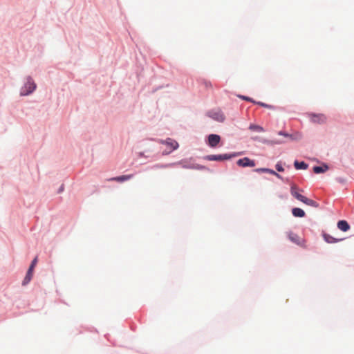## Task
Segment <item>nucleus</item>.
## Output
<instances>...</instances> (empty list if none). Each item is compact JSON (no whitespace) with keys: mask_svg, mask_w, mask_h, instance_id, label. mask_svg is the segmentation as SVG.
Listing matches in <instances>:
<instances>
[{"mask_svg":"<svg viewBox=\"0 0 354 354\" xmlns=\"http://www.w3.org/2000/svg\"><path fill=\"white\" fill-rule=\"evenodd\" d=\"M291 194L298 201L306 204L307 205L312 206L314 207H318L319 204L310 198H306V196L301 195L299 193V189L296 185H292L290 188Z\"/></svg>","mask_w":354,"mask_h":354,"instance_id":"f257e3e1","label":"nucleus"},{"mask_svg":"<svg viewBox=\"0 0 354 354\" xmlns=\"http://www.w3.org/2000/svg\"><path fill=\"white\" fill-rule=\"evenodd\" d=\"M36 88V84L30 77H28L27 82L21 91V95H26L31 93Z\"/></svg>","mask_w":354,"mask_h":354,"instance_id":"f03ea898","label":"nucleus"},{"mask_svg":"<svg viewBox=\"0 0 354 354\" xmlns=\"http://www.w3.org/2000/svg\"><path fill=\"white\" fill-rule=\"evenodd\" d=\"M37 263V257H36L32 261L29 268H28V270L27 272V274L23 281V283L22 284L24 286L28 284L30 280H31V278H32V272H33V270H34V268L35 266H36Z\"/></svg>","mask_w":354,"mask_h":354,"instance_id":"7ed1b4c3","label":"nucleus"},{"mask_svg":"<svg viewBox=\"0 0 354 354\" xmlns=\"http://www.w3.org/2000/svg\"><path fill=\"white\" fill-rule=\"evenodd\" d=\"M236 164L243 167H253L255 166V162L248 157L239 159L237 160Z\"/></svg>","mask_w":354,"mask_h":354,"instance_id":"20e7f679","label":"nucleus"},{"mask_svg":"<svg viewBox=\"0 0 354 354\" xmlns=\"http://www.w3.org/2000/svg\"><path fill=\"white\" fill-rule=\"evenodd\" d=\"M288 239L292 243H294L298 245L304 246V241L302 239H301L297 234H296L292 232H290L288 233Z\"/></svg>","mask_w":354,"mask_h":354,"instance_id":"39448f33","label":"nucleus"},{"mask_svg":"<svg viewBox=\"0 0 354 354\" xmlns=\"http://www.w3.org/2000/svg\"><path fill=\"white\" fill-rule=\"evenodd\" d=\"M232 156L223 154V155H209L207 156L206 159L210 161H222L225 160H228L232 158Z\"/></svg>","mask_w":354,"mask_h":354,"instance_id":"423d86ee","label":"nucleus"},{"mask_svg":"<svg viewBox=\"0 0 354 354\" xmlns=\"http://www.w3.org/2000/svg\"><path fill=\"white\" fill-rule=\"evenodd\" d=\"M310 116L311 121L315 123L322 124L326 121V117L324 114L312 113L310 115Z\"/></svg>","mask_w":354,"mask_h":354,"instance_id":"0eeeda50","label":"nucleus"},{"mask_svg":"<svg viewBox=\"0 0 354 354\" xmlns=\"http://www.w3.org/2000/svg\"><path fill=\"white\" fill-rule=\"evenodd\" d=\"M221 137L216 134H210L208 136V145L211 147H215L219 143Z\"/></svg>","mask_w":354,"mask_h":354,"instance_id":"6e6552de","label":"nucleus"},{"mask_svg":"<svg viewBox=\"0 0 354 354\" xmlns=\"http://www.w3.org/2000/svg\"><path fill=\"white\" fill-rule=\"evenodd\" d=\"M161 142L162 144L167 145L169 147V152L178 149V143L171 138H167L166 140L162 141Z\"/></svg>","mask_w":354,"mask_h":354,"instance_id":"1a4fd4ad","label":"nucleus"},{"mask_svg":"<svg viewBox=\"0 0 354 354\" xmlns=\"http://www.w3.org/2000/svg\"><path fill=\"white\" fill-rule=\"evenodd\" d=\"M133 177V174H129V175H122V176H117V177L111 178H109L108 180H110V181H116V182L122 183V182H124V181H126V180H130V179H131V178H132Z\"/></svg>","mask_w":354,"mask_h":354,"instance_id":"9d476101","label":"nucleus"},{"mask_svg":"<svg viewBox=\"0 0 354 354\" xmlns=\"http://www.w3.org/2000/svg\"><path fill=\"white\" fill-rule=\"evenodd\" d=\"M337 227L340 230H342L343 232H346L350 229V225H348L347 221H344V220L339 221L337 223Z\"/></svg>","mask_w":354,"mask_h":354,"instance_id":"9b49d317","label":"nucleus"},{"mask_svg":"<svg viewBox=\"0 0 354 354\" xmlns=\"http://www.w3.org/2000/svg\"><path fill=\"white\" fill-rule=\"evenodd\" d=\"M211 117L218 122H223L225 120L224 115L220 111L211 113Z\"/></svg>","mask_w":354,"mask_h":354,"instance_id":"f8f14e48","label":"nucleus"},{"mask_svg":"<svg viewBox=\"0 0 354 354\" xmlns=\"http://www.w3.org/2000/svg\"><path fill=\"white\" fill-rule=\"evenodd\" d=\"M279 135L280 136H283L286 138H290L292 140H297V139H299L301 138V136L299 133H295V135H292V134H289V133H287L286 132H283V131H279L278 133Z\"/></svg>","mask_w":354,"mask_h":354,"instance_id":"ddd939ff","label":"nucleus"},{"mask_svg":"<svg viewBox=\"0 0 354 354\" xmlns=\"http://www.w3.org/2000/svg\"><path fill=\"white\" fill-rule=\"evenodd\" d=\"M328 169V167L326 165L322 166H315L313 167V171L315 174H321L326 172Z\"/></svg>","mask_w":354,"mask_h":354,"instance_id":"4468645a","label":"nucleus"},{"mask_svg":"<svg viewBox=\"0 0 354 354\" xmlns=\"http://www.w3.org/2000/svg\"><path fill=\"white\" fill-rule=\"evenodd\" d=\"M292 213L295 217H304L305 216V212L303 209L298 207H295L292 209Z\"/></svg>","mask_w":354,"mask_h":354,"instance_id":"2eb2a0df","label":"nucleus"},{"mask_svg":"<svg viewBox=\"0 0 354 354\" xmlns=\"http://www.w3.org/2000/svg\"><path fill=\"white\" fill-rule=\"evenodd\" d=\"M324 239L328 243H336V242L342 240V239H337L333 237L332 236H330L329 234H324Z\"/></svg>","mask_w":354,"mask_h":354,"instance_id":"dca6fc26","label":"nucleus"},{"mask_svg":"<svg viewBox=\"0 0 354 354\" xmlns=\"http://www.w3.org/2000/svg\"><path fill=\"white\" fill-rule=\"evenodd\" d=\"M294 165L297 169H306L308 168V165L304 162L295 161Z\"/></svg>","mask_w":354,"mask_h":354,"instance_id":"f3484780","label":"nucleus"},{"mask_svg":"<svg viewBox=\"0 0 354 354\" xmlns=\"http://www.w3.org/2000/svg\"><path fill=\"white\" fill-rule=\"evenodd\" d=\"M249 129L251 131H253L259 132V133L264 131V129L262 127H261L259 125H257V124H252L250 125Z\"/></svg>","mask_w":354,"mask_h":354,"instance_id":"a211bd4d","label":"nucleus"},{"mask_svg":"<svg viewBox=\"0 0 354 354\" xmlns=\"http://www.w3.org/2000/svg\"><path fill=\"white\" fill-rule=\"evenodd\" d=\"M202 84L204 85V86L207 88V89H212V84L211 83V82L208 81V80H202Z\"/></svg>","mask_w":354,"mask_h":354,"instance_id":"6ab92c4d","label":"nucleus"},{"mask_svg":"<svg viewBox=\"0 0 354 354\" xmlns=\"http://www.w3.org/2000/svg\"><path fill=\"white\" fill-rule=\"evenodd\" d=\"M256 104L260 105L261 106L267 108V109H274V107L273 106L268 104H266V103H263V102H257Z\"/></svg>","mask_w":354,"mask_h":354,"instance_id":"aec40b11","label":"nucleus"},{"mask_svg":"<svg viewBox=\"0 0 354 354\" xmlns=\"http://www.w3.org/2000/svg\"><path fill=\"white\" fill-rule=\"evenodd\" d=\"M239 98H241L244 100H246V101H248V102H252V103H254L256 104L257 102H255L253 99H252L251 97H247V96H244V95H239Z\"/></svg>","mask_w":354,"mask_h":354,"instance_id":"412c9836","label":"nucleus"},{"mask_svg":"<svg viewBox=\"0 0 354 354\" xmlns=\"http://www.w3.org/2000/svg\"><path fill=\"white\" fill-rule=\"evenodd\" d=\"M275 167H276V169L279 171V172H281V171H284V169L283 168L282 165L280 164V163H277L276 165H275Z\"/></svg>","mask_w":354,"mask_h":354,"instance_id":"4be33fe9","label":"nucleus"},{"mask_svg":"<svg viewBox=\"0 0 354 354\" xmlns=\"http://www.w3.org/2000/svg\"><path fill=\"white\" fill-rule=\"evenodd\" d=\"M267 168H258L255 169L254 171L257 173H266Z\"/></svg>","mask_w":354,"mask_h":354,"instance_id":"5701e85b","label":"nucleus"},{"mask_svg":"<svg viewBox=\"0 0 354 354\" xmlns=\"http://www.w3.org/2000/svg\"><path fill=\"white\" fill-rule=\"evenodd\" d=\"M266 173H268V174H272L274 176V174H276V171H274V170L272 169H266Z\"/></svg>","mask_w":354,"mask_h":354,"instance_id":"b1692460","label":"nucleus"},{"mask_svg":"<svg viewBox=\"0 0 354 354\" xmlns=\"http://www.w3.org/2000/svg\"><path fill=\"white\" fill-rule=\"evenodd\" d=\"M167 167V165H160V164L154 165L155 168H165V167Z\"/></svg>","mask_w":354,"mask_h":354,"instance_id":"393cba45","label":"nucleus"},{"mask_svg":"<svg viewBox=\"0 0 354 354\" xmlns=\"http://www.w3.org/2000/svg\"><path fill=\"white\" fill-rule=\"evenodd\" d=\"M274 176H277L278 178H281V176L277 174V172L276 174H274Z\"/></svg>","mask_w":354,"mask_h":354,"instance_id":"a878e982","label":"nucleus"}]
</instances>
